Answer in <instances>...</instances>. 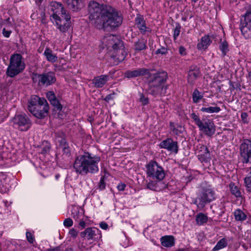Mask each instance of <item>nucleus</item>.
<instances>
[{"label": "nucleus", "mask_w": 251, "mask_h": 251, "mask_svg": "<svg viewBox=\"0 0 251 251\" xmlns=\"http://www.w3.org/2000/svg\"><path fill=\"white\" fill-rule=\"evenodd\" d=\"M179 53L182 56H185L187 54L186 49L183 46H180L178 49Z\"/></svg>", "instance_id": "8fccbe9b"}, {"label": "nucleus", "mask_w": 251, "mask_h": 251, "mask_svg": "<svg viewBox=\"0 0 251 251\" xmlns=\"http://www.w3.org/2000/svg\"><path fill=\"white\" fill-rule=\"evenodd\" d=\"M146 166L148 176L158 180H162L165 177L163 169L155 161L151 160Z\"/></svg>", "instance_id": "1a4fd4ad"}, {"label": "nucleus", "mask_w": 251, "mask_h": 251, "mask_svg": "<svg viewBox=\"0 0 251 251\" xmlns=\"http://www.w3.org/2000/svg\"><path fill=\"white\" fill-rule=\"evenodd\" d=\"M219 48L222 52V56L223 57L225 56L229 50L228 44L226 40H222L221 39Z\"/></svg>", "instance_id": "c85d7f7f"}, {"label": "nucleus", "mask_w": 251, "mask_h": 251, "mask_svg": "<svg viewBox=\"0 0 251 251\" xmlns=\"http://www.w3.org/2000/svg\"><path fill=\"white\" fill-rule=\"evenodd\" d=\"M44 55L46 57L47 60L51 63H54L57 60L58 57L54 54L50 48L47 47L44 52Z\"/></svg>", "instance_id": "cd10ccee"}, {"label": "nucleus", "mask_w": 251, "mask_h": 251, "mask_svg": "<svg viewBox=\"0 0 251 251\" xmlns=\"http://www.w3.org/2000/svg\"><path fill=\"white\" fill-rule=\"evenodd\" d=\"M80 235L82 238L86 237L88 240L96 239L98 235H100V231L95 227H88L81 232Z\"/></svg>", "instance_id": "a211bd4d"}, {"label": "nucleus", "mask_w": 251, "mask_h": 251, "mask_svg": "<svg viewBox=\"0 0 251 251\" xmlns=\"http://www.w3.org/2000/svg\"><path fill=\"white\" fill-rule=\"evenodd\" d=\"M12 31L10 29H6V28H3L2 34L4 37L9 38L12 33Z\"/></svg>", "instance_id": "a18cd8bd"}, {"label": "nucleus", "mask_w": 251, "mask_h": 251, "mask_svg": "<svg viewBox=\"0 0 251 251\" xmlns=\"http://www.w3.org/2000/svg\"><path fill=\"white\" fill-rule=\"evenodd\" d=\"M71 16L68 13L60 16L55 15V18L52 19V22L57 28L62 33L68 31L71 26Z\"/></svg>", "instance_id": "9b49d317"}, {"label": "nucleus", "mask_w": 251, "mask_h": 251, "mask_svg": "<svg viewBox=\"0 0 251 251\" xmlns=\"http://www.w3.org/2000/svg\"><path fill=\"white\" fill-rule=\"evenodd\" d=\"M170 128L171 130V133L174 135H177L182 138L180 135L183 133L184 128L178 124H175L174 123H170Z\"/></svg>", "instance_id": "a878e982"}, {"label": "nucleus", "mask_w": 251, "mask_h": 251, "mask_svg": "<svg viewBox=\"0 0 251 251\" xmlns=\"http://www.w3.org/2000/svg\"><path fill=\"white\" fill-rule=\"evenodd\" d=\"M248 77L251 81V70L248 72Z\"/></svg>", "instance_id": "680f3d73"}, {"label": "nucleus", "mask_w": 251, "mask_h": 251, "mask_svg": "<svg viewBox=\"0 0 251 251\" xmlns=\"http://www.w3.org/2000/svg\"><path fill=\"white\" fill-rule=\"evenodd\" d=\"M65 251H73V249H72L71 248H68L65 249Z\"/></svg>", "instance_id": "0e129e2a"}, {"label": "nucleus", "mask_w": 251, "mask_h": 251, "mask_svg": "<svg viewBox=\"0 0 251 251\" xmlns=\"http://www.w3.org/2000/svg\"><path fill=\"white\" fill-rule=\"evenodd\" d=\"M140 101L141 102L143 105H145L149 103V99L146 97L143 94H140Z\"/></svg>", "instance_id": "37998d69"}, {"label": "nucleus", "mask_w": 251, "mask_h": 251, "mask_svg": "<svg viewBox=\"0 0 251 251\" xmlns=\"http://www.w3.org/2000/svg\"><path fill=\"white\" fill-rule=\"evenodd\" d=\"M231 194L236 198L242 197L241 192L238 187L235 185L234 183H230L229 185Z\"/></svg>", "instance_id": "7c9ffc66"}, {"label": "nucleus", "mask_w": 251, "mask_h": 251, "mask_svg": "<svg viewBox=\"0 0 251 251\" xmlns=\"http://www.w3.org/2000/svg\"><path fill=\"white\" fill-rule=\"evenodd\" d=\"M200 149H198L196 151L199 159L201 162H208L210 160V154L207 147L201 145Z\"/></svg>", "instance_id": "aec40b11"}, {"label": "nucleus", "mask_w": 251, "mask_h": 251, "mask_svg": "<svg viewBox=\"0 0 251 251\" xmlns=\"http://www.w3.org/2000/svg\"><path fill=\"white\" fill-rule=\"evenodd\" d=\"M148 93L156 97L158 96L165 95L169 88L168 84H165L168 79V74L166 71L160 70L155 73L147 74Z\"/></svg>", "instance_id": "f03ea898"}, {"label": "nucleus", "mask_w": 251, "mask_h": 251, "mask_svg": "<svg viewBox=\"0 0 251 251\" xmlns=\"http://www.w3.org/2000/svg\"><path fill=\"white\" fill-rule=\"evenodd\" d=\"M103 42L107 48L113 49L115 54L113 56L114 58L118 59L119 62L122 61L124 59L126 56L124 53L123 43L118 36L113 34L108 35L104 37Z\"/></svg>", "instance_id": "39448f33"}, {"label": "nucleus", "mask_w": 251, "mask_h": 251, "mask_svg": "<svg viewBox=\"0 0 251 251\" xmlns=\"http://www.w3.org/2000/svg\"><path fill=\"white\" fill-rule=\"evenodd\" d=\"M26 237L27 240L28 241V242H29L31 244L33 243V242L34 241V238L33 235H32V234L30 232H28V231L26 232Z\"/></svg>", "instance_id": "de8ad7c7"}, {"label": "nucleus", "mask_w": 251, "mask_h": 251, "mask_svg": "<svg viewBox=\"0 0 251 251\" xmlns=\"http://www.w3.org/2000/svg\"><path fill=\"white\" fill-rule=\"evenodd\" d=\"M196 220L199 225H202L203 224L207 223L208 217L202 213H200L197 215Z\"/></svg>", "instance_id": "f704fd0d"}, {"label": "nucleus", "mask_w": 251, "mask_h": 251, "mask_svg": "<svg viewBox=\"0 0 251 251\" xmlns=\"http://www.w3.org/2000/svg\"><path fill=\"white\" fill-rule=\"evenodd\" d=\"M100 157L97 155L92 156L88 152L77 156L74 163V168L76 173L84 176L88 173L95 174L99 171L98 163Z\"/></svg>", "instance_id": "7ed1b4c3"}, {"label": "nucleus", "mask_w": 251, "mask_h": 251, "mask_svg": "<svg viewBox=\"0 0 251 251\" xmlns=\"http://www.w3.org/2000/svg\"><path fill=\"white\" fill-rule=\"evenodd\" d=\"M220 107L218 106L209 107H203L201 109V111L207 113H218L220 111Z\"/></svg>", "instance_id": "c9c22d12"}, {"label": "nucleus", "mask_w": 251, "mask_h": 251, "mask_svg": "<svg viewBox=\"0 0 251 251\" xmlns=\"http://www.w3.org/2000/svg\"><path fill=\"white\" fill-rule=\"evenodd\" d=\"M32 79L34 83H37L39 86H50L56 81L54 73L49 72L42 74H33Z\"/></svg>", "instance_id": "9d476101"}, {"label": "nucleus", "mask_w": 251, "mask_h": 251, "mask_svg": "<svg viewBox=\"0 0 251 251\" xmlns=\"http://www.w3.org/2000/svg\"><path fill=\"white\" fill-rule=\"evenodd\" d=\"M49 251H60V249L59 247H56L54 248L50 249Z\"/></svg>", "instance_id": "bf43d9fd"}, {"label": "nucleus", "mask_w": 251, "mask_h": 251, "mask_svg": "<svg viewBox=\"0 0 251 251\" xmlns=\"http://www.w3.org/2000/svg\"><path fill=\"white\" fill-rule=\"evenodd\" d=\"M46 97L51 104L57 110H61L62 106L57 99L55 93L53 91H49L46 93Z\"/></svg>", "instance_id": "412c9836"}, {"label": "nucleus", "mask_w": 251, "mask_h": 251, "mask_svg": "<svg viewBox=\"0 0 251 251\" xmlns=\"http://www.w3.org/2000/svg\"><path fill=\"white\" fill-rule=\"evenodd\" d=\"M154 185L152 182L149 183L147 185V188L151 189L153 190L154 189Z\"/></svg>", "instance_id": "4d7b16f0"}, {"label": "nucleus", "mask_w": 251, "mask_h": 251, "mask_svg": "<svg viewBox=\"0 0 251 251\" xmlns=\"http://www.w3.org/2000/svg\"><path fill=\"white\" fill-rule=\"evenodd\" d=\"M74 218L76 220L78 218V216L77 215L74 216Z\"/></svg>", "instance_id": "774afa93"}, {"label": "nucleus", "mask_w": 251, "mask_h": 251, "mask_svg": "<svg viewBox=\"0 0 251 251\" xmlns=\"http://www.w3.org/2000/svg\"><path fill=\"white\" fill-rule=\"evenodd\" d=\"M153 41L152 40H149V45L150 47H151V48H153L152 47V45H153Z\"/></svg>", "instance_id": "052dcab7"}, {"label": "nucleus", "mask_w": 251, "mask_h": 251, "mask_svg": "<svg viewBox=\"0 0 251 251\" xmlns=\"http://www.w3.org/2000/svg\"><path fill=\"white\" fill-rule=\"evenodd\" d=\"M25 68V64L22 55L20 53H14L10 57L6 75L10 77H14L22 73Z\"/></svg>", "instance_id": "423d86ee"}, {"label": "nucleus", "mask_w": 251, "mask_h": 251, "mask_svg": "<svg viewBox=\"0 0 251 251\" xmlns=\"http://www.w3.org/2000/svg\"><path fill=\"white\" fill-rule=\"evenodd\" d=\"M69 9L73 11H77L82 6V0H66Z\"/></svg>", "instance_id": "b1692460"}, {"label": "nucleus", "mask_w": 251, "mask_h": 251, "mask_svg": "<svg viewBox=\"0 0 251 251\" xmlns=\"http://www.w3.org/2000/svg\"><path fill=\"white\" fill-rule=\"evenodd\" d=\"M126 185L125 183H119L117 186V189L119 191H124L125 189Z\"/></svg>", "instance_id": "603ef678"}, {"label": "nucleus", "mask_w": 251, "mask_h": 251, "mask_svg": "<svg viewBox=\"0 0 251 251\" xmlns=\"http://www.w3.org/2000/svg\"><path fill=\"white\" fill-rule=\"evenodd\" d=\"M159 146L161 148L166 149L169 151L175 153H177L178 151L177 142H160Z\"/></svg>", "instance_id": "bb28decb"}, {"label": "nucleus", "mask_w": 251, "mask_h": 251, "mask_svg": "<svg viewBox=\"0 0 251 251\" xmlns=\"http://www.w3.org/2000/svg\"><path fill=\"white\" fill-rule=\"evenodd\" d=\"M247 189L249 192H251V171L244 179Z\"/></svg>", "instance_id": "e433bc0d"}, {"label": "nucleus", "mask_w": 251, "mask_h": 251, "mask_svg": "<svg viewBox=\"0 0 251 251\" xmlns=\"http://www.w3.org/2000/svg\"><path fill=\"white\" fill-rule=\"evenodd\" d=\"M135 25L142 35L149 36L151 33V29L147 26L143 16L137 15L135 18Z\"/></svg>", "instance_id": "4468645a"}, {"label": "nucleus", "mask_w": 251, "mask_h": 251, "mask_svg": "<svg viewBox=\"0 0 251 251\" xmlns=\"http://www.w3.org/2000/svg\"><path fill=\"white\" fill-rule=\"evenodd\" d=\"M240 29L245 38L251 39V12H247L241 18Z\"/></svg>", "instance_id": "f8f14e48"}, {"label": "nucleus", "mask_w": 251, "mask_h": 251, "mask_svg": "<svg viewBox=\"0 0 251 251\" xmlns=\"http://www.w3.org/2000/svg\"><path fill=\"white\" fill-rule=\"evenodd\" d=\"M212 40L208 35H205L201 37V41L197 44V49L199 50H205L211 44Z\"/></svg>", "instance_id": "393cba45"}, {"label": "nucleus", "mask_w": 251, "mask_h": 251, "mask_svg": "<svg viewBox=\"0 0 251 251\" xmlns=\"http://www.w3.org/2000/svg\"><path fill=\"white\" fill-rule=\"evenodd\" d=\"M190 117L199 127L200 130L205 134L211 136L214 133V125L212 120L207 118L201 120L199 116L194 112L191 114Z\"/></svg>", "instance_id": "6e6552de"}, {"label": "nucleus", "mask_w": 251, "mask_h": 251, "mask_svg": "<svg viewBox=\"0 0 251 251\" xmlns=\"http://www.w3.org/2000/svg\"><path fill=\"white\" fill-rule=\"evenodd\" d=\"M181 25L179 23H176L175 28L174 30L173 38L176 40L179 36L180 32Z\"/></svg>", "instance_id": "ea45409f"}, {"label": "nucleus", "mask_w": 251, "mask_h": 251, "mask_svg": "<svg viewBox=\"0 0 251 251\" xmlns=\"http://www.w3.org/2000/svg\"><path fill=\"white\" fill-rule=\"evenodd\" d=\"M112 95L111 94L108 95L104 98V100L107 102H108L110 100L112 99Z\"/></svg>", "instance_id": "6e6d98bb"}, {"label": "nucleus", "mask_w": 251, "mask_h": 251, "mask_svg": "<svg viewBox=\"0 0 251 251\" xmlns=\"http://www.w3.org/2000/svg\"><path fill=\"white\" fill-rule=\"evenodd\" d=\"M106 183L105 181V177L104 176H102L100 178V181L99 184V188L100 190H102L105 188Z\"/></svg>", "instance_id": "c03bdc74"}, {"label": "nucleus", "mask_w": 251, "mask_h": 251, "mask_svg": "<svg viewBox=\"0 0 251 251\" xmlns=\"http://www.w3.org/2000/svg\"><path fill=\"white\" fill-rule=\"evenodd\" d=\"M240 154L243 163H251V142H243L241 145Z\"/></svg>", "instance_id": "2eb2a0df"}, {"label": "nucleus", "mask_w": 251, "mask_h": 251, "mask_svg": "<svg viewBox=\"0 0 251 251\" xmlns=\"http://www.w3.org/2000/svg\"><path fill=\"white\" fill-rule=\"evenodd\" d=\"M91 139V136L90 135H87L86 136V140H89Z\"/></svg>", "instance_id": "69168bd1"}, {"label": "nucleus", "mask_w": 251, "mask_h": 251, "mask_svg": "<svg viewBox=\"0 0 251 251\" xmlns=\"http://www.w3.org/2000/svg\"><path fill=\"white\" fill-rule=\"evenodd\" d=\"M13 126L21 131H26L30 127L31 122L25 115H17L12 119Z\"/></svg>", "instance_id": "ddd939ff"}, {"label": "nucleus", "mask_w": 251, "mask_h": 251, "mask_svg": "<svg viewBox=\"0 0 251 251\" xmlns=\"http://www.w3.org/2000/svg\"><path fill=\"white\" fill-rule=\"evenodd\" d=\"M248 115L246 112H242L241 113V118L242 120L244 123H248Z\"/></svg>", "instance_id": "09e8293b"}, {"label": "nucleus", "mask_w": 251, "mask_h": 251, "mask_svg": "<svg viewBox=\"0 0 251 251\" xmlns=\"http://www.w3.org/2000/svg\"><path fill=\"white\" fill-rule=\"evenodd\" d=\"M100 226L102 229L105 230L107 229L108 227L107 224L104 222H101L100 224Z\"/></svg>", "instance_id": "864d4df0"}, {"label": "nucleus", "mask_w": 251, "mask_h": 251, "mask_svg": "<svg viewBox=\"0 0 251 251\" xmlns=\"http://www.w3.org/2000/svg\"><path fill=\"white\" fill-rule=\"evenodd\" d=\"M227 245V242L226 239L222 238L220 239L217 243L216 246L213 248L212 251H218L224 248Z\"/></svg>", "instance_id": "473e14b6"}, {"label": "nucleus", "mask_w": 251, "mask_h": 251, "mask_svg": "<svg viewBox=\"0 0 251 251\" xmlns=\"http://www.w3.org/2000/svg\"><path fill=\"white\" fill-rule=\"evenodd\" d=\"M201 76V72L199 68L195 65L191 66L187 74V82L189 84L194 85Z\"/></svg>", "instance_id": "dca6fc26"}, {"label": "nucleus", "mask_w": 251, "mask_h": 251, "mask_svg": "<svg viewBox=\"0 0 251 251\" xmlns=\"http://www.w3.org/2000/svg\"><path fill=\"white\" fill-rule=\"evenodd\" d=\"M234 216L235 218L237 221H244L247 218L246 215L244 213V212L238 209L235 211L234 212Z\"/></svg>", "instance_id": "72a5a7b5"}, {"label": "nucleus", "mask_w": 251, "mask_h": 251, "mask_svg": "<svg viewBox=\"0 0 251 251\" xmlns=\"http://www.w3.org/2000/svg\"><path fill=\"white\" fill-rule=\"evenodd\" d=\"M60 146L62 148L63 153L66 154L67 155H70L71 154V149L67 142H63V143L61 144Z\"/></svg>", "instance_id": "58836bf2"}, {"label": "nucleus", "mask_w": 251, "mask_h": 251, "mask_svg": "<svg viewBox=\"0 0 251 251\" xmlns=\"http://www.w3.org/2000/svg\"><path fill=\"white\" fill-rule=\"evenodd\" d=\"M77 231L74 228L71 229L69 231V234L73 238H75L77 235Z\"/></svg>", "instance_id": "3c124183"}, {"label": "nucleus", "mask_w": 251, "mask_h": 251, "mask_svg": "<svg viewBox=\"0 0 251 251\" xmlns=\"http://www.w3.org/2000/svg\"><path fill=\"white\" fill-rule=\"evenodd\" d=\"M176 251H185V249H179Z\"/></svg>", "instance_id": "338daca9"}, {"label": "nucleus", "mask_w": 251, "mask_h": 251, "mask_svg": "<svg viewBox=\"0 0 251 251\" xmlns=\"http://www.w3.org/2000/svg\"><path fill=\"white\" fill-rule=\"evenodd\" d=\"M146 41L143 39H139L138 41L134 44V50L137 51H139L146 49Z\"/></svg>", "instance_id": "c756f323"}, {"label": "nucleus", "mask_w": 251, "mask_h": 251, "mask_svg": "<svg viewBox=\"0 0 251 251\" xmlns=\"http://www.w3.org/2000/svg\"><path fill=\"white\" fill-rule=\"evenodd\" d=\"M149 74V69L145 68H139L134 70H128L125 73V76L128 78H134L144 76Z\"/></svg>", "instance_id": "6ab92c4d"}, {"label": "nucleus", "mask_w": 251, "mask_h": 251, "mask_svg": "<svg viewBox=\"0 0 251 251\" xmlns=\"http://www.w3.org/2000/svg\"><path fill=\"white\" fill-rule=\"evenodd\" d=\"M109 79V75H100L94 77L93 83L97 88L102 87Z\"/></svg>", "instance_id": "4be33fe9"}, {"label": "nucleus", "mask_w": 251, "mask_h": 251, "mask_svg": "<svg viewBox=\"0 0 251 251\" xmlns=\"http://www.w3.org/2000/svg\"><path fill=\"white\" fill-rule=\"evenodd\" d=\"M216 199L215 192L209 186L202 187L197 197L193 199V203L200 209H203L206 204L210 203Z\"/></svg>", "instance_id": "0eeeda50"}, {"label": "nucleus", "mask_w": 251, "mask_h": 251, "mask_svg": "<svg viewBox=\"0 0 251 251\" xmlns=\"http://www.w3.org/2000/svg\"><path fill=\"white\" fill-rule=\"evenodd\" d=\"M203 94L200 92L198 89H195L192 93L193 102L197 103L203 98Z\"/></svg>", "instance_id": "2f4dec72"}, {"label": "nucleus", "mask_w": 251, "mask_h": 251, "mask_svg": "<svg viewBox=\"0 0 251 251\" xmlns=\"http://www.w3.org/2000/svg\"><path fill=\"white\" fill-rule=\"evenodd\" d=\"M168 50H169L167 48L161 47L160 49H158L156 50L155 54H161L162 55H166L168 53Z\"/></svg>", "instance_id": "a19ab883"}, {"label": "nucleus", "mask_w": 251, "mask_h": 251, "mask_svg": "<svg viewBox=\"0 0 251 251\" xmlns=\"http://www.w3.org/2000/svg\"><path fill=\"white\" fill-rule=\"evenodd\" d=\"M88 14L90 21H94L99 28L104 30L115 29L122 24V14L109 5L101 4L91 1L88 4Z\"/></svg>", "instance_id": "f257e3e1"}, {"label": "nucleus", "mask_w": 251, "mask_h": 251, "mask_svg": "<svg viewBox=\"0 0 251 251\" xmlns=\"http://www.w3.org/2000/svg\"><path fill=\"white\" fill-rule=\"evenodd\" d=\"M28 110L35 117L43 119L49 112V105L45 98L32 96L28 100Z\"/></svg>", "instance_id": "20e7f679"}, {"label": "nucleus", "mask_w": 251, "mask_h": 251, "mask_svg": "<svg viewBox=\"0 0 251 251\" xmlns=\"http://www.w3.org/2000/svg\"><path fill=\"white\" fill-rule=\"evenodd\" d=\"M1 26H3V28H6V29H10V27H12V23L10 21V19L9 18H7L6 19L3 20L1 21L0 23Z\"/></svg>", "instance_id": "4c0bfd02"}, {"label": "nucleus", "mask_w": 251, "mask_h": 251, "mask_svg": "<svg viewBox=\"0 0 251 251\" xmlns=\"http://www.w3.org/2000/svg\"><path fill=\"white\" fill-rule=\"evenodd\" d=\"M55 136L57 141H63L65 140V134L62 132H59L55 133Z\"/></svg>", "instance_id": "79ce46f5"}, {"label": "nucleus", "mask_w": 251, "mask_h": 251, "mask_svg": "<svg viewBox=\"0 0 251 251\" xmlns=\"http://www.w3.org/2000/svg\"><path fill=\"white\" fill-rule=\"evenodd\" d=\"M43 1V0H36V2L39 4L40 3H41V2Z\"/></svg>", "instance_id": "e2e57ef3"}, {"label": "nucleus", "mask_w": 251, "mask_h": 251, "mask_svg": "<svg viewBox=\"0 0 251 251\" xmlns=\"http://www.w3.org/2000/svg\"><path fill=\"white\" fill-rule=\"evenodd\" d=\"M50 10L52 12L51 17L52 19L55 18V16H60L68 13L62 4L56 1H52L50 4Z\"/></svg>", "instance_id": "f3484780"}, {"label": "nucleus", "mask_w": 251, "mask_h": 251, "mask_svg": "<svg viewBox=\"0 0 251 251\" xmlns=\"http://www.w3.org/2000/svg\"><path fill=\"white\" fill-rule=\"evenodd\" d=\"M64 226L66 227H69L73 226V222L70 218H67L64 221Z\"/></svg>", "instance_id": "49530a36"}, {"label": "nucleus", "mask_w": 251, "mask_h": 251, "mask_svg": "<svg viewBox=\"0 0 251 251\" xmlns=\"http://www.w3.org/2000/svg\"><path fill=\"white\" fill-rule=\"evenodd\" d=\"M50 145H47L46 147L44 148V149L42 150V152L46 153V152L49 151L50 150Z\"/></svg>", "instance_id": "5fc2aeb1"}, {"label": "nucleus", "mask_w": 251, "mask_h": 251, "mask_svg": "<svg viewBox=\"0 0 251 251\" xmlns=\"http://www.w3.org/2000/svg\"><path fill=\"white\" fill-rule=\"evenodd\" d=\"M162 246L166 248H171L175 245V238L173 235H165L161 237Z\"/></svg>", "instance_id": "5701e85b"}, {"label": "nucleus", "mask_w": 251, "mask_h": 251, "mask_svg": "<svg viewBox=\"0 0 251 251\" xmlns=\"http://www.w3.org/2000/svg\"><path fill=\"white\" fill-rule=\"evenodd\" d=\"M79 225L82 228H84L86 226V223L83 220H80L79 223Z\"/></svg>", "instance_id": "13d9d810"}]
</instances>
